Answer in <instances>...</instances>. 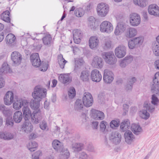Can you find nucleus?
Here are the masks:
<instances>
[{"label":"nucleus","mask_w":159,"mask_h":159,"mask_svg":"<svg viewBox=\"0 0 159 159\" xmlns=\"http://www.w3.org/2000/svg\"><path fill=\"white\" fill-rule=\"evenodd\" d=\"M46 95V92L44 90L36 86L34 89V91L32 93L34 99H32L30 102V106L32 109L35 110H40L38 109L40 105V102L44 98Z\"/></svg>","instance_id":"nucleus-1"},{"label":"nucleus","mask_w":159,"mask_h":159,"mask_svg":"<svg viewBox=\"0 0 159 159\" xmlns=\"http://www.w3.org/2000/svg\"><path fill=\"white\" fill-rule=\"evenodd\" d=\"M26 105L22 108L23 117L25 121L29 120L31 118V121L35 124L39 123L42 119L40 110L34 111L31 114V111L28 107Z\"/></svg>","instance_id":"nucleus-2"},{"label":"nucleus","mask_w":159,"mask_h":159,"mask_svg":"<svg viewBox=\"0 0 159 159\" xmlns=\"http://www.w3.org/2000/svg\"><path fill=\"white\" fill-rule=\"evenodd\" d=\"M143 107L146 108V109H143L140 111V116L142 119L147 120L150 116V114L147 112L148 111L149 112H152L155 110L154 107L150 103L147 102H145L143 104Z\"/></svg>","instance_id":"nucleus-3"},{"label":"nucleus","mask_w":159,"mask_h":159,"mask_svg":"<svg viewBox=\"0 0 159 159\" xmlns=\"http://www.w3.org/2000/svg\"><path fill=\"white\" fill-rule=\"evenodd\" d=\"M113 30V26L111 22L104 21L100 25V30L102 32L110 33Z\"/></svg>","instance_id":"nucleus-4"},{"label":"nucleus","mask_w":159,"mask_h":159,"mask_svg":"<svg viewBox=\"0 0 159 159\" xmlns=\"http://www.w3.org/2000/svg\"><path fill=\"white\" fill-rule=\"evenodd\" d=\"M97 10L98 15L102 17L105 16L109 11V7L104 3H101L98 5Z\"/></svg>","instance_id":"nucleus-5"},{"label":"nucleus","mask_w":159,"mask_h":159,"mask_svg":"<svg viewBox=\"0 0 159 159\" xmlns=\"http://www.w3.org/2000/svg\"><path fill=\"white\" fill-rule=\"evenodd\" d=\"M83 103L84 105L89 107L91 106L93 102L92 96L89 92L85 93L83 96Z\"/></svg>","instance_id":"nucleus-6"},{"label":"nucleus","mask_w":159,"mask_h":159,"mask_svg":"<svg viewBox=\"0 0 159 159\" xmlns=\"http://www.w3.org/2000/svg\"><path fill=\"white\" fill-rule=\"evenodd\" d=\"M102 57L107 63L110 65L114 64L116 61V57L114 54L111 52L104 53L103 54Z\"/></svg>","instance_id":"nucleus-7"},{"label":"nucleus","mask_w":159,"mask_h":159,"mask_svg":"<svg viewBox=\"0 0 159 159\" xmlns=\"http://www.w3.org/2000/svg\"><path fill=\"white\" fill-rule=\"evenodd\" d=\"M143 40L142 37H135L129 40L128 46L130 49H132L137 47L140 44H141Z\"/></svg>","instance_id":"nucleus-8"},{"label":"nucleus","mask_w":159,"mask_h":159,"mask_svg":"<svg viewBox=\"0 0 159 159\" xmlns=\"http://www.w3.org/2000/svg\"><path fill=\"white\" fill-rule=\"evenodd\" d=\"M11 59L15 66H18L20 64L22 60L21 54L18 52L14 51L11 54Z\"/></svg>","instance_id":"nucleus-9"},{"label":"nucleus","mask_w":159,"mask_h":159,"mask_svg":"<svg viewBox=\"0 0 159 159\" xmlns=\"http://www.w3.org/2000/svg\"><path fill=\"white\" fill-rule=\"evenodd\" d=\"M129 22L130 24L133 26H138L141 22L140 16L138 14L133 13L130 15Z\"/></svg>","instance_id":"nucleus-10"},{"label":"nucleus","mask_w":159,"mask_h":159,"mask_svg":"<svg viewBox=\"0 0 159 159\" xmlns=\"http://www.w3.org/2000/svg\"><path fill=\"white\" fill-rule=\"evenodd\" d=\"M30 60L32 65L36 67H39L41 64V61L38 53L32 54L30 56Z\"/></svg>","instance_id":"nucleus-11"},{"label":"nucleus","mask_w":159,"mask_h":159,"mask_svg":"<svg viewBox=\"0 0 159 159\" xmlns=\"http://www.w3.org/2000/svg\"><path fill=\"white\" fill-rule=\"evenodd\" d=\"M109 139L114 144H119L121 141V134L118 131H114L112 132Z\"/></svg>","instance_id":"nucleus-12"},{"label":"nucleus","mask_w":159,"mask_h":159,"mask_svg":"<svg viewBox=\"0 0 159 159\" xmlns=\"http://www.w3.org/2000/svg\"><path fill=\"white\" fill-rule=\"evenodd\" d=\"M113 74L112 71L107 69L105 70L103 75L104 82L107 84L111 83L113 80Z\"/></svg>","instance_id":"nucleus-13"},{"label":"nucleus","mask_w":159,"mask_h":159,"mask_svg":"<svg viewBox=\"0 0 159 159\" xmlns=\"http://www.w3.org/2000/svg\"><path fill=\"white\" fill-rule=\"evenodd\" d=\"M126 48L124 45H120L115 49V53L118 58H121L124 57L126 53Z\"/></svg>","instance_id":"nucleus-14"},{"label":"nucleus","mask_w":159,"mask_h":159,"mask_svg":"<svg viewBox=\"0 0 159 159\" xmlns=\"http://www.w3.org/2000/svg\"><path fill=\"white\" fill-rule=\"evenodd\" d=\"M13 101L14 93L11 91H8L4 98L5 104L6 105H10L13 102Z\"/></svg>","instance_id":"nucleus-15"},{"label":"nucleus","mask_w":159,"mask_h":159,"mask_svg":"<svg viewBox=\"0 0 159 159\" xmlns=\"http://www.w3.org/2000/svg\"><path fill=\"white\" fill-rule=\"evenodd\" d=\"M29 102L26 100L19 99L13 103V108L16 110L20 109L22 106L23 107L26 105H29Z\"/></svg>","instance_id":"nucleus-16"},{"label":"nucleus","mask_w":159,"mask_h":159,"mask_svg":"<svg viewBox=\"0 0 159 159\" xmlns=\"http://www.w3.org/2000/svg\"><path fill=\"white\" fill-rule=\"evenodd\" d=\"M91 76L92 80L96 82H100L102 79L101 73L97 69H94L92 71Z\"/></svg>","instance_id":"nucleus-17"},{"label":"nucleus","mask_w":159,"mask_h":159,"mask_svg":"<svg viewBox=\"0 0 159 159\" xmlns=\"http://www.w3.org/2000/svg\"><path fill=\"white\" fill-rule=\"evenodd\" d=\"M73 38L74 42L79 44L81 41V38L83 35L81 31L78 29H75L73 31Z\"/></svg>","instance_id":"nucleus-18"},{"label":"nucleus","mask_w":159,"mask_h":159,"mask_svg":"<svg viewBox=\"0 0 159 159\" xmlns=\"http://www.w3.org/2000/svg\"><path fill=\"white\" fill-rule=\"evenodd\" d=\"M149 13L155 16H159V7L156 4L150 5L148 8Z\"/></svg>","instance_id":"nucleus-19"},{"label":"nucleus","mask_w":159,"mask_h":159,"mask_svg":"<svg viewBox=\"0 0 159 159\" xmlns=\"http://www.w3.org/2000/svg\"><path fill=\"white\" fill-rule=\"evenodd\" d=\"M133 60V57L132 56H127L119 61L120 66L122 68H125Z\"/></svg>","instance_id":"nucleus-20"},{"label":"nucleus","mask_w":159,"mask_h":159,"mask_svg":"<svg viewBox=\"0 0 159 159\" xmlns=\"http://www.w3.org/2000/svg\"><path fill=\"white\" fill-rule=\"evenodd\" d=\"M103 61L102 59L98 56L94 57L92 62V65L97 68H102L103 66Z\"/></svg>","instance_id":"nucleus-21"},{"label":"nucleus","mask_w":159,"mask_h":159,"mask_svg":"<svg viewBox=\"0 0 159 159\" xmlns=\"http://www.w3.org/2000/svg\"><path fill=\"white\" fill-rule=\"evenodd\" d=\"M0 111L2 112L3 116L7 118H9L12 114L10 109L6 107L3 104H0Z\"/></svg>","instance_id":"nucleus-22"},{"label":"nucleus","mask_w":159,"mask_h":159,"mask_svg":"<svg viewBox=\"0 0 159 159\" xmlns=\"http://www.w3.org/2000/svg\"><path fill=\"white\" fill-rule=\"evenodd\" d=\"M92 117L93 118L96 120H102L104 118V113L100 111L93 110L92 111Z\"/></svg>","instance_id":"nucleus-23"},{"label":"nucleus","mask_w":159,"mask_h":159,"mask_svg":"<svg viewBox=\"0 0 159 159\" xmlns=\"http://www.w3.org/2000/svg\"><path fill=\"white\" fill-rule=\"evenodd\" d=\"M33 127L32 124L29 120L25 121L22 125L21 129L25 132L28 133L32 131Z\"/></svg>","instance_id":"nucleus-24"},{"label":"nucleus","mask_w":159,"mask_h":159,"mask_svg":"<svg viewBox=\"0 0 159 159\" xmlns=\"http://www.w3.org/2000/svg\"><path fill=\"white\" fill-rule=\"evenodd\" d=\"M99 43V40L96 36L91 37L89 40V46L91 48L93 49L96 48Z\"/></svg>","instance_id":"nucleus-25"},{"label":"nucleus","mask_w":159,"mask_h":159,"mask_svg":"<svg viewBox=\"0 0 159 159\" xmlns=\"http://www.w3.org/2000/svg\"><path fill=\"white\" fill-rule=\"evenodd\" d=\"M58 79L60 82L64 84L70 83L71 81L68 74H61L58 77Z\"/></svg>","instance_id":"nucleus-26"},{"label":"nucleus","mask_w":159,"mask_h":159,"mask_svg":"<svg viewBox=\"0 0 159 159\" xmlns=\"http://www.w3.org/2000/svg\"><path fill=\"white\" fill-rule=\"evenodd\" d=\"M90 73L87 70H83L80 73V79L83 82H88L89 81Z\"/></svg>","instance_id":"nucleus-27"},{"label":"nucleus","mask_w":159,"mask_h":159,"mask_svg":"<svg viewBox=\"0 0 159 159\" xmlns=\"http://www.w3.org/2000/svg\"><path fill=\"white\" fill-rule=\"evenodd\" d=\"M124 137L125 142L128 144H130L133 139L134 138V135L130 131L126 132L124 134Z\"/></svg>","instance_id":"nucleus-28"},{"label":"nucleus","mask_w":159,"mask_h":159,"mask_svg":"<svg viewBox=\"0 0 159 159\" xmlns=\"http://www.w3.org/2000/svg\"><path fill=\"white\" fill-rule=\"evenodd\" d=\"M136 30L133 28H129L127 29L125 35L129 38H131L135 36L137 34Z\"/></svg>","instance_id":"nucleus-29"},{"label":"nucleus","mask_w":159,"mask_h":159,"mask_svg":"<svg viewBox=\"0 0 159 159\" xmlns=\"http://www.w3.org/2000/svg\"><path fill=\"white\" fill-rule=\"evenodd\" d=\"M0 137L1 139L5 140H10L14 138V134L9 132H1L0 134Z\"/></svg>","instance_id":"nucleus-30"},{"label":"nucleus","mask_w":159,"mask_h":159,"mask_svg":"<svg viewBox=\"0 0 159 159\" xmlns=\"http://www.w3.org/2000/svg\"><path fill=\"white\" fill-rule=\"evenodd\" d=\"M131 131L136 135H139L142 132V129L139 125L132 124L131 126Z\"/></svg>","instance_id":"nucleus-31"},{"label":"nucleus","mask_w":159,"mask_h":159,"mask_svg":"<svg viewBox=\"0 0 159 159\" xmlns=\"http://www.w3.org/2000/svg\"><path fill=\"white\" fill-rule=\"evenodd\" d=\"M130 123L129 120L126 119L123 121L120 125V128L121 130L124 132L130 128Z\"/></svg>","instance_id":"nucleus-32"},{"label":"nucleus","mask_w":159,"mask_h":159,"mask_svg":"<svg viewBox=\"0 0 159 159\" xmlns=\"http://www.w3.org/2000/svg\"><path fill=\"white\" fill-rule=\"evenodd\" d=\"M22 118V113L20 111H16L14 114L13 119L15 123H20L21 121Z\"/></svg>","instance_id":"nucleus-33"},{"label":"nucleus","mask_w":159,"mask_h":159,"mask_svg":"<svg viewBox=\"0 0 159 159\" xmlns=\"http://www.w3.org/2000/svg\"><path fill=\"white\" fill-rule=\"evenodd\" d=\"M84 144L80 143H76L72 145V149L74 152H79L84 148Z\"/></svg>","instance_id":"nucleus-34"},{"label":"nucleus","mask_w":159,"mask_h":159,"mask_svg":"<svg viewBox=\"0 0 159 159\" xmlns=\"http://www.w3.org/2000/svg\"><path fill=\"white\" fill-rule=\"evenodd\" d=\"M52 144L53 148L57 151H58V150H61L63 148V145L58 140H54L52 142Z\"/></svg>","instance_id":"nucleus-35"},{"label":"nucleus","mask_w":159,"mask_h":159,"mask_svg":"<svg viewBox=\"0 0 159 159\" xmlns=\"http://www.w3.org/2000/svg\"><path fill=\"white\" fill-rule=\"evenodd\" d=\"M11 70L8 66L7 63H4L2 65V67L0 69V75H2L8 72L10 73Z\"/></svg>","instance_id":"nucleus-36"},{"label":"nucleus","mask_w":159,"mask_h":159,"mask_svg":"<svg viewBox=\"0 0 159 159\" xmlns=\"http://www.w3.org/2000/svg\"><path fill=\"white\" fill-rule=\"evenodd\" d=\"M10 13L8 10L4 11L1 15V18L2 20L7 23L10 22Z\"/></svg>","instance_id":"nucleus-37"},{"label":"nucleus","mask_w":159,"mask_h":159,"mask_svg":"<svg viewBox=\"0 0 159 159\" xmlns=\"http://www.w3.org/2000/svg\"><path fill=\"white\" fill-rule=\"evenodd\" d=\"M43 44L48 47H50L52 43V38L50 35H48L43 38Z\"/></svg>","instance_id":"nucleus-38"},{"label":"nucleus","mask_w":159,"mask_h":159,"mask_svg":"<svg viewBox=\"0 0 159 159\" xmlns=\"http://www.w3.org/2000/svg\"><path fill=\"white\" fill-rule=\"evenodd\" d=\"M5 39L7 43L11 44L15 42L16 37L12 34L10 33L7 36Z\"/></svg>","instance_id":"nucleus-39"},{"label":"nucleus","mask_w":159,"mask_h":159,"mask_svg":"<svg viewBox=\"0 0 159 159\" xmlns=\"http://www.w3.org/2000/svg\"><path fill=\"white\" fill-rule=\"evenodd\" d=\"M38 145L35 141L30 142L27 145V147L31 152L34 151L38 147Z\"/></svg>","instance_id":"nucleus-40"},{"label":"nucleus","mask_w":159,"mask_h":159,"mask_svg":"<svg viewBox=\"0 0 159 159\" xmlns=\"http://www.w3.org/2000/svg\"><path fill=\"white\" fill-rule=\"evenodd\" d=\"M137 79L135 77H132L129 80V82L126 85L125 89L127 90H131L133 87V84L136 81Z\"/></svg>","instance_id":"nucleus-41"},{"label":"nucleus","mask_w":159,"mask_h":159,"mask_svg":"<svg viewBox=\"0 0 159 159\" xmlns=\"http://www.w3.org/2000/svg\"><path fill=\"white\" fill-rule=\"evenodd\" d=\"M58 62L60 67L62 69L64 67L66 63L67 62L63 57L62 55H59L58 57Z\"/></svg>","instance_id":"nucleus-42"},{"label":"nucleus","mask_w":159,"mask_h":159,"mask_svg":"<svg viewBox=\"0 0 159 159\" xmlns=\"http://www.w3.org/2000/svg\"><path fill=\"white\" fill-rule=\"evenodd\" d=\"M83 103L81 100L77 99L75 102V108L76 110L80 111L82 109L83 107Z\"/></svg>","instance_id":"nucleus-43"},{"label":"nucleus","mask_w":159,"mask_h":159,"mask_svg":"<svg viewBox=\"0 0 159 159\" xmlns=\"http://www.w3.org/2000/svg\"><path fill=\"white\" fill-rule=\"evenodd\" d=\"M152 49L154 54L156 56H159V44L156 43H153Z\"/></svg>","instance_id":"nucleus-44"},{"label":"nucleus","mask_w":159,"mask_h":159,"mask_svg":"<svg viewBox=\"0 0 159 159\" xmlns=\"http://www.w3.org/2000/svg\"><path fill=\"white\" fill-rule=\"evenodd\" d=\"M84 10L81 8H77L75 11V16L78 17H82L84 15Z\"/></svg>","instance_id":"nucleus-45"},{"label":"nucleus","mask_w":159,"mask_h":159,"mask_svg":"<svg viewBox=\"0 0 159 159\" xmlns=\"http://www.w3.org/2000/svg\"><path fill=\"white\" fill-rule=\"evenodd\" d=\"M151 91L154 94L159 96V85H152L151 86Z\"/></svg>","instance_id":"nucleus-46"},{"label":"nucleus","mask_w":159,"mask_h":159,"mask_svg":"<svg viewBox=\"0 0 159 159\" xmlns=\"http://www.w3.org/2000/svg\"><path fill=\"white\" fill-rule=\"evenodd\" d=\"M134 2L135 5H138L141 7L146 6L145 0H134Z\"/></svg>","instance_id":"nucleus-47"},{"label":"nucleus","mask_w":159,"mask_h":159,"mask_svg":"<svg viewBox=\"0 0 159 159\" xmlns=\"http://www.w3.org/2000/svg\"><path fill=\"white\" fill-rule=\"evenodd\" d=\"M89 25L91 29H94L95 27V20L94 17L91 16L89 18Z\"/></svg>","instance_id":"nucleus-48"},{"label":"nucleus","mask_w":159,"mask_h":159,"mask_svg":"<svg viewBox=\"0 0 159 159\" xmlns=\"http://www.w3.org/2000/svg\"><path fill=\"white\" fill-rule=\"evenodd\" d=\"M152 85H159V73H157L155 75L154 78L153 79Z\"/></svg>","instance_id":"nucleus-49"},{"label":"nucleus","mask_w":159,"mask_h":159,"mask_svg":"<svg viewBox=\"0 0 159 159\" xmlns=\"http://www.w3.org/2000/svg\"><path fill=\"white\" fill-rule=\"evenodd\" d=\"M84 61L81 59H79L78 60L75 61V70H78V69H80V67L82 66L84 63Z\"/></svg>","instance_id":"nucleus-50"},{"label":"nucleus","mask_w":159,"mask_h":159,"mask_svg":"<svg viewBox=\"0 0 159 159\" xmlns=\"http://www.w3.org/2000/svg\"><path fill=\"white\" fill-rule=\"evenodd\" d=\"M68 95L69 98H73L75 95V90L73 87L71 88L68 91Z\"/></svg>","instance_id":"nucleus-51"},{"label":"nucleus","mask_w":159,"mask_h":159,"mask_svg":"<svg viewBox=\"0 0 159 159\" xmlns=\"http://www.w3.org/2000/svg\"><path fill=\"white\" fill-rule=\"evenodd\" d=\"M120 125V122L113 120L110 123V126L112 128H114L115 127H118Z\"/></svg>","instance_id":"nucleus-52"},{"label":"nucleus","mask_w":159,"mask_h":159,"mask_svg":"<svg viewBox=\"0 0 159 159\" xmlns=\"http://www.w3.org/2000/svg\"><path fill=\"white\" fill-rule=\"evenodd\" d=\"M89 155L84 152H82L79 154V159H89Z\"/></svg>","instance_id":"nucleus-53"},{"label":"nucleus","mask_w":159,"mask_h":159,"mask_svg":"<svg viewBox=\"0 0 159 159\" xmlns=\"http://www.w3.org/2000/svg\"><path fill=\"white\" fill-rule=\"evenodd\" d=\"M6 124L7 126L12 127L14 125V122L12 118H7L6 120Z\"/></svg>","instance_id":"nucleus-54"},{"label":"nucleus","mask_w":159,"mask_h":159,"mask_svg":"<svg viewBox=\"0 0 159 159\" xmlns=\"http://www.w3.org/2000/svg\"><path fill=\"white\" fill-rule=\"evenodd\" d=\"M159 99L155 94L152 95V103L155 105H157Z\"/></svg>","instance_id":"nucleus-55"},{"label":"nucleus","mask_w":159,"mask_h":159,"mask_svg":"<svg viewBox=\"0 0 159 159\" xmlns=\"http://www.w3.org/2000/svg\"><path fill=\"white\" fill-rule=\"evenodd\" d=\"M48 67V64L46 62L43 61L42 65L40 67V70L41 71H46Z\"/></svg>","instance_id":"nucleus-56"},{"label":"nucleus","mask_w":159,"mask_h":159,"mask_svg":"<svg viewBox=\"0 0 159 159\" xmlns=\"http://www.w3.org/2000/svg\"><path fill=\"white\" fill-rule=\"evenodd\" d=\"M117 27L119 30L122 33L125 30L126 28V25L125 24L120 23L118 24Z\"/></svg>","instance_id":"nucleus-57"},{"label":"nucleus","mask_w":159,"mask_h":159,"mask_svg":"<svg viewBox=\"0 0 159 159\" xmlns=\"http://www.w3.org/2000/svg\"><path fill=\"white\" fill-rule=\"evenodd\" d=\"M39 127L41 129L45 130L47 128V125L45 121L43 120L39 124Z\"/></svg>","instance_id":"nucleus-58"},{"label":"nucleus","mask_w":159,"mask_h":159,"mask_svg":"<svg viewBox=\"0 0 159 159\" xmlns=\"http://www.w3.org/2000/svg\"><path fill=\"white\" fill-rule=\"evenodd\" d=\"M61 150L64 157L66 158H68L70 157V153L68 149L67 148H65L64 149H63L62 148Z\"/></svg>","instance_id":"nucleus-59"},{"label":"nucleus","mask_w":159,"mask_h":159,"mask_svg":"<svg viewBox=\"0 0 159 159\" xmlns=\"http://www.w3.org/2000/svg\"><path fill=\"white\" fill-rule=\"evenodd\" d=\"M42 152L40 151H38L32 155V159H39V156L41 154Z\"/></svg>","instance_id":"nucleus-60"},{"label":"nucleus","mask_w":159,"mask_h":159,"mask_svg":"<svg viewBox=\"0 0 159 159\" xmlns=\"http://www.w3.org/2000/svg\"><path fill=\"white\" fill-rule=\"evenodd\" d=\"M107 123V122L104 120L102 121L100 124V130L102 131H104L106 127V124Z\"/></svg>","instance_id":"nucleus-61"},{"label":"nucleus","mask_w":159,"mask_h":159,"mask_svg":"<svg viewBox=\"0 0 159 159\" xmlns=\"http://www.w3.org/2000/svg\"><path fill=\"white\" fill-rule=\"evenodd\" d=\"M111 46V42L110 40L106 41L105 43L104 48L107 49L110 48Z\"/></svg>","instance_id":"nucleus-62"},{"label":"nucleus","mask_w":159,"mask_h":159,"mask_svg":"<svg viewBox=\"0 0 159 159\" xmlns=\"http://www.w3.org/2000/svg\"><path fill=\"white\" fill-rule=\"evenodd\" d=\"M98 123L96 121H93L92 123V126L94 129H97L98 127Z\"/></svg>","instance_id":"nucleus-63"},{"label":"nucleus","mask_w":159,"mask_h":159,"mask_svg":"<svg viewBox=\"0 0 159 159\" xmlns=\"http://www.w3.org/2000/svg\"><path fill=\"white\" fill-rule=\"evenodd\" d=\"M4 85V79L1 77H0V88L3 87Z\"/></svg>","instance_id":"nucleus-64"}]
</instances>
